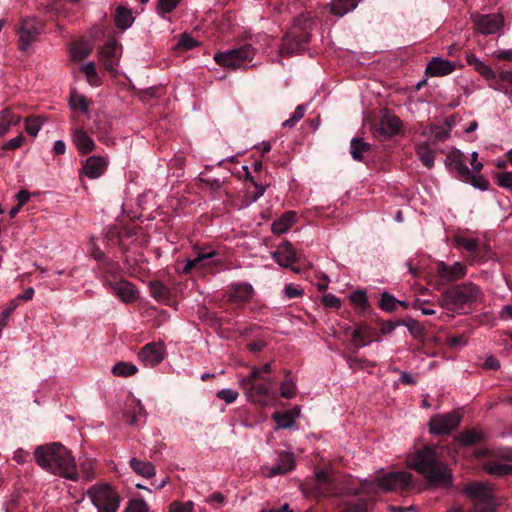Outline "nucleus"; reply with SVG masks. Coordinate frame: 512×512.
Here are the masks:
<instances>
[{
	"label": "nucleus",
	"instance_id": "17",
	"mask_svg": "<svg viewBox=\"0 0 512 512\" xmlns=\"http://www.w3.org/2000/svg\"><path fill=\"white\" fill-rule=\"evenodd\" d=\"M471 21L477 31L482 34H494L503 25V18L500 15H483L477 12L471 14Z\"/></svg>",
	"mask_w": 512,
	"mask_h": 512
},
{
	"label": "nucleus",
	"instance_id": "62",
	"mask_svg": "<svg viewBox=\"0 0 512 512\" xmlns=\"http://www.w3.org/2000/svg\"><path fill=\"white\" fill-rule=\"evenodd\" d=\"M447 344L450 348H457L465 346L467 340L463 335H451L447 338Z\"/></svg>",
	"mask_w": 512,
	"mask_h": 512
},
{
	"label": "nucleus",
	"instance_id": "35",
	"mask_svg": "<svg viewBox=\"0 0 512 512\" xmlns=\"http://www.w3.org/2000/svg\"><path fill=\"white\" fill-rule=\"evenodd\" d=\"M359 2L360 0H331L330 11L333 15L342 17L353 11Z\"/></svg>",
	"mask_w": 512,
	"mask_h": 512
},
{
	"label": "nucleus",
	"instance_id": "46",
	"mask_svg": "<svg viewBox=\"0 0 512 512\" xmlns=\"http://www.w3.org/2000/svg\"><path fill=\"white\" fill-rule=\"evenodd\" d=\"M351 303L355 305L358 309L359 313L365 314L369 309V303L367 300V296L364 291L358 290L353 292L349 297Z\"/></svg>",
	"mask_w": 512,
	"mask_h": 512
},
{
	"label": "nucleus",
	"instance_id": "51",
	"mask_svg": "<svg viewBox=\"0 0 512 512\" xmlns=\"http://www.w3.org/2000/svg\"><path fill=\"white\" fill-rule=\"evenodd\" d=\"M401 325H405L409 332L416 338L424 337L425 330L423 326L417 320L409 318L407 320H401Z\"/></svg>",
	"mask_w": 512,
	"mask_h": 512
},
{
	"label": "nucleus",
	"instance_id": "64",
	"mask_svg": "<svg viewBox=\"0 0 512 512\" xmlns=\"http://www.w3.org/2000/svg\"><path fill=\"white\" fill-rule=\"evenodd\" d=\"M249 330L250 329L247 328L246 326L238 327L235 330H232V329L226 327V340L236 339L238 336L240 337V336L246 335Z\"/></svg>",
	"mask_w": 512,
	"mask_h": 512
},
{
	"label": "nucleus",
	"instance_id": "5",
	"mask_svg": "<svg viewBox=\"0 0 512 512\" xmlns=\"http://www.w3.org/2000/svg\"><path fill=\"white\" fill-rule=\"evenodd\" d=\"M312 22L297 18L292 28L285 34L280 48L282 56H291L304 50V46L311 39Z\"/></svg>",
	"mask_w": 512,
	"mask_h": 512
},
{
	"label": "nucleus",
	"instance_id": "49",
	"mask_svg": "<svg viewBox=\"0 0 512 512\" xmlns=\"http://www.w3.org/2000/svg\"><path fill=\"white\" fill-rule=\"evenodd\" d=\"M341 512H368V502L358 498L355 502H345Z\"/></svg>",
	"mask_w": 512,
	"mask_h": 512
},
{
	"label": "nucleus",
	"instance_id": "36",
	"mask_svg": "<svg viewBox=\"0 0 512 512\" xmlns=\"http://www.w3.org/2000/svg\"><path fill=\"white\" fill-rule=\"evenodd\" d=\"M129 463L133 471L142 477L151 478L155 475V467L148 461L138 460L133 457Z\"/></svg>",
	"mask_w": 512,
	"mask_h": 512
},
{
	"label": "nucleus",
	"instance_id": "10",
	"mask_svg": "<svg viewBox=\"0 0 512 512\" xmlns=\"http://www.w3.org/2000/svg\"><path fill=\"white\" fill-rule=\"evenodd\" d=\"M474 69L486 80L490 81L489 86L491 88L501 91L506 95L509 94L508 86L506 83L512 85V71L501 70L497 76L493 69L482 61L477 63Z\"/></svg>",
	"mask_w": 512,
	"mask_h": 512
},
{
	"label": "nucleus",
	"instance_id": "22",
	"mask_svg": "<svg viewBox=\"0 0 512 512\" xmlns=\"http://www.w3.org/2000/svg\"><path fill=\"white\" fill-rule=\"evenodd\" d=\"M274 260L282 267H290L297 261L296 251L290 242H283L273 253Z\"/></svg>",
	"mask_w": 512,
	"mask_h": 512
},
{
	"label": "nucleus",
	"instance_id": "47",
	"mask_svg": "<svg viewBox=\"0 0 512 512\" xmlns=\"http://www.w3.org/2000/svg\"><path fill=\"white\" fill-rule=\"evenodd\" d=\"M81 71L85 74L87 81L92 86H98L100 83L98 73L96 71L95 64L88 62L80 67Z\"/></svg>",
	"mask_w": 512,
	"mask_h": 512
},
{
	"label": "nucleus",
	"instance_id": "33",
	"mask_svg": "<svg viewBox=\"0 0 512 512\" xmlns=\"http://www.w3.org/2000/svg\"><path fill=\"white\" fill-rule=\"evenodd\" d=\"M151 296L161 304H168L170 300V289L160 281H151L149 283Z\"/></svg>",
	"mask_w": 512,
	"mask_h": 512
},
{
	"label": "nucleus",
	"instance_id": "42",
	"mask_svg": "<svg viewBox=\"0 0 512 512\" xmlns=\"http://www.w3.org/2000/svg\"><path fill=\"white\" fill-rule=\"evenodd\" d=\"M484 469L487 473L496 475V476H504L512 473V466L508 464H502L499 462L490 461L484 465Z\"/></svg>",
	"mask_w": 512,
	"mask_h": 512
},
{
	"label": "nucleus",
	"instance_id": "55",
	"mask_svg": "<svg viewBox=\"0 0 512 512\" xmlns=\"http://www.w3.org/2000/svg\"><path fill=\"white\" fill-rule=\"evenodd\" d=\"M198 41L192 38L189 34L183 33L178 41L177 47L181 50H191L198 45Z\"/></svg>",
	"mask_w": 512,
	"mask_h": 512
},
{
	"label": "nucleus",
	"instance_id": "30",
	"mask_svg": "<svg viewBox=\"0 0 512 512\" xmlns=\"http://www.w3.org/2000/svg\"><path fill=\"white\" fill-rule=\"evenodd\" d=\"M242 171L244 173L245 178L250 179V184L247 187L246 191V198L248 201L254 202L264 194L266 186L258 184L257 182L254 181V179L250 175L247 166H242Z\"/></svg>",
	"mask_w": 512,
	"mask_h": 512
},
{
	"label": "nucleus",
	"instance_id": "50",
	"mask_svg": "<svg viewBox=\"0 0 512 512\" xmlns=\"http://www.w3.org/2000/svg\"><path fill=\"white\" fill-rule=\"evenodd\" d=\"M306 109V105H298L291 114V117L282 123V126L293 128L304 117Z\"/></svg>",
	"mask_w": 512,
	"mask_h": 512
},
{
	"label": "nucleus",
	"instance_id": "11",
	"mask_svg": "<svg viewBox=\"0 0 512 512\" xmlns=\"http://www.w3.org/2000/svg\"><path fill=\"white\" fill-rule=\"evenodd\" d=\"M401 131V120L395 115L385 114L372 125V134L378 141H386Z\"/></svg>",
	"mask_w": 512,
	"mask_h": 512
},
{
	"label": "nucleus",
	"instance_id": "13",
	"mask_svg": "<svg viewBox=\"0 0 512 512\" xmlns=\"http://www.w3.org/2000/svg\"><path fill=\"white\" fill-rule=\"evenodd\" d=\"M255 49L250 44L242 45L236 49L226 51V68L246 69L253 60Z\"/></svg>",
	"mask_w": 512,
	"mask_h": 512
},
{
	"label": "nucleus",
	"instance_id": "41",
	"mask_svg": "<svg viewBox=\"0 0 512 512\" xmlns=\"http://www.w3.org/2000/svg\"><path fill=\"white\" fill-rule=\"evenodd\" d=\"M416 153L426 168L431 169L434 167L435 153L427 143L418 145Z\"/></svg>",
	"mask_w": 512,
	"mask_h": 512
},
{
	"label": "nucleus",
	"instance_id": "43",
	"mask_svg": "<svg viewBox=\"0 0 512 512\" xmlns=\"http://www.w3.org/2000/svg\"><path fill=\"white\" fill-rule=\"evenodd\" d=\"M137 371H138V368L136 367V365H134L130 362H124V361L118 362L112 367V373L115 376H120V377L132 376V375L136 374Z\"/></svg>",
	"mask_w": 512,
	"mask_h": 512
},
{
	"label": "nucleus",
	"instance_id": "61",
	"mask_svg": "<svg viewBox=\"0 0 512 512\" xmlns=\"http://www.w3.org/2000/svg\"><path fill=\"white\" fill-rule=\"evenodd\" d=\"M295 395V385L290 380H285L281 385V396L291 399Z\"/></svg>",
	"mask_w": 512,
	"mask_h": 512
},
{
	"label": "nucleus",
	"instance_id": "54",
	"mask_svg": "<svg viewBox=\"0 0 512 512\" xmlns=\"http://www.w3.org/2000/svg\"><path fill=\"white\" fill-rule=\"evenodd\" d=\"M194 508L193 501L180 502L173 501L170 503L168 512H192Z\"/></svg>",
	"mask_w": 512,
	"mask_h": 512
},
{
	"label": "nucleus",
	"instance_id": "45",
	"mask_svg": "<svg viewBox=\"0 0 512 512\" xmlns=\"http://www.w3.org/2000/svg\"><path fill=\"white\" fill-rule=\"evenodd\" d=\"M70 107L72 110H79L83 114H87L89 111V102L85 96L77 92H71Z\"/></svg>",
	"mask_w": 512,
	"mask_h": 512
},
{
	"label": "nucleus",
	"instance_id": "60",
	"mask_svg": "<svg viewBox=\"0 0 512 512\" xmlns=\"http://www.w3.org/2000/svg\"><path fill=\"white\" fill-rule=\"evenodd\" d=\"M181 0H159L158 10L160 13H170Z\"/></svg>",
	"mask_w": 512,
	"mask_h": 512
},
{
	"label": "nucleus",
	"instance_id": "14",
	"mask_svg": "<svg viewBox=\"0 0 512 512\" xmlns=\"http://www.w3.org/2000/svg\"><path fill=\"white\" fill-rule=\"evenodd\" d=\"M247 382V395L251 401L261 406L268 405L272 400L270 393L269 380H254L248 377Z\"/></svg>",
	"mask_w": 512,
	"mask_h": 512
},
{
	"label": "nucleus",
	"instance_id": "37",
	"mask_svg": "<svg viewBox=\"0 0 512 512\" xmlns=\"http://www.w3.org/2000/svg\"><path fill=\"white\" fill-rule=\"evenodd\" d=\"M134 22V17L130 9L118 7L115 13V24L122 30L128 29Z\"/></svg>",
	"mask_w": 512,
	"mask_h": 512
},
{
	"label": "nucleus",
	"instance_id": "23",
	"mask_svg": "<svg viewBox=\"0 0 512 512\" xmlns=\"http://www.w3.org/2000/svg\"><path fill=\"white\" fill-rule=\"evenodd\" d=\"M295 466V460L292 453L282 452L279 454L277 463L271 466L267 472L268 477L284 475L290 472Z\"/></svg>",
	"mask_w": 512,
	"mask_h": 512
},
{
	"label": "nucleus",
	"instance_id": "63",
	"mask_svg": "<svg viewBox=\"0 0 512 512\" xmlns=\"http://www.w3.org/2000/svg\"><path fill=\"white\" fill-rule=\"evenodd\" d=\"M322 303L329 308H340L341 306L340 299L333 294H325L322 297Z\"/></svg>",
	"mask_w": 512,
	"mask_h": 512
},
{
	"label": "nucleus",
	"instance_id": "26",
	"mask_svg": "<svg viewBox=\"0 0 512 512\" xmlns=\"http://www.w3.org/2000/svg\"><path fill=\"white\" fill-rule=\"evenodd\" d=\"M107 162L105 158L100 156L89 157L84 165L85 174L91 178H99L106 170Z\"/></svg>",
	"mask_w": 512,
	"mask_h": 512
},
{
	"label": "nucleus",
	"instance_id": "38",
	"mask_svg": "<svg viewBox=\"0 0 512 512\" xmlns=\"http://www.w3.org/2000/svg\"><path fill=\"white\" fill-rule=\"evenodd\" d=\"M457 244L460 247H463L468 252L474 254L477 257H481L482 254L488 252V248L481 247L479 242L473 238H465V237L457 238Z\"/></svg>",
	"mask_w": 512,
	"mask_h": 512
},
{
	"label": "nucleus",
	"instance_id": "21",
	"mask_svg": "<svg viewBox=\"0 0 512 512\" xmlns=\"http://www.w3.org/2000/svg\"><path fill=\"white\" fill-rule=\"evenodd\" d=\"M455 69V65L439 57L432 58L425 70V74L431 77H440L452 73Z\"/></svg>",
	"mask_w": 512,
	"mask_h": 512
},
{
	"label": "nucleus",
	"instance_id": "32",
	"mask_svg": "<svg viewBox=\"0 0 512 512\" xmlns=\"http://www.w3.org/2000/svg\"><path fill=\"white\" fill-rule=\"evenodd\" d=\"M145 416V408L139 400H135L134 405L131 408H129L124 414L125 421L130 426L139 425L141 419L145 418Z\"/></svg>",
	"mask_w": 512,
	"mask_h": 512
},
{
	"label": "nucleus",
	"instance_id": "25",
	"mask_svg": "<svg viewBox=\"0 0 512 512\" xmlns=\"http://www.w3.org/2000/svg\"><path fill=\"white\" fill-rule=\"evenodd\" d=\"M215 255L216 252L211 249L198 251L194 257L188 258L186 260L185 266L181 272L188 274L194 268L207 266L208 261Z\"/></svg>",
	"mask_w": 512,
	"mask_h": 512
},
{
	"label": "nucleus",
	"instance_id": "29",
	"mask_svg": "<svg viewBox=\"0 0 512 512\" xmlns=\"http://www.w3.org/2000/svg\"><path fill=\"white\" fill-rule=\"evenodd\" d=\"M370 328L367 324L361 323L352 332L351 343L355 350H358L370 342Z\"/></svg>",
	"mask_w": 512,
	"mask_h": 512
},
{
	"label": "nucleus",
	"instance_id": "6",
	"mask_svg": "<svg viewBox=\"0 0 512 512\" xmlns=\"http://www.w3.org/2000/svg\"><path fill=\"white\" fill-rule=\"evenodd\" d=\"M447 168L455 172L454 177L462 182L469 183L480 190H488L489 181L483 176H474L465 163V156L459 150L450 152L445 160Z\"/></svg>",
	"mask_w": 512,
	"mask_h": 512
},
{
	"label": "nucleus",
	"instance_id": "4",
	"mask_svg": "<svg viewBox=\"0 0 512 512\" xmlns=\"http://www.w3.org/2000/svg\"><path fill=\"white\" fill-rule=\"evenodd\" d=\"M482 298L480 288L473 282L456 284L442 293V306L452 311H462L471 307Z\"/></svg>",
	"mask_w": 512,
	"mask_h": 512
},
{
	"label": "nucleus",
	"instance_id": "2",
	"mask_svg": "<svg viewBox=\"0 0 512 512\" xmlns=\"http://www.w3.org/2000/svg\"><path fill=\"white\" fill-rule=\"evenodd\" d=\"M438 445H425L418 449L409 462L411 468L421 474L429 484L448 486L452 482L450 469L440 459Z\"/></svg>",
	"mask_w": 512,
	"mask_h": 512
},
{
	"label": "nucleus",
	"instance_id": "7",
	"mask_svg": "<svg viewBox=\"0 0 512 512\" xmlns=\"http://www.w3.org/2000/svg\"><path fill=\"white\" fill-rule=\"evenodd\" d=\"M463 492L473 501L470 512H496L497 504L489 487L481 482H471Z\"/></svg>",
	"mask_w": 512,
	"mask_h": 512
},
{
	"label": "nucleus",
	"instance_id": "12",
	"mask_svg": "<svg viewBox=\"0 0 512 512\" xmlns=\"http://www.w3.org/2000/svg\"><path fill=\"white\" fill-rule=\"evenodd\" d=\"M460 422L461 416L455 412L436 415L429 421V432L434 435L449 434L457 429Z\"/></svg>",
	"mask_w": 512,
	"mask_h": 512
},
{
	"label": "nucleus",
	"instance_id": "1",
	"mask_svg": "<svg viewBox=\"0 0 512 512\" xmlns=\"http://www.w3.org/2000/svg\"><path fill=\"white\" fill-rule=\"evenodd\" d=\"M36 463L45 471L71 481L79 479V472L72 453L61 443L38 446L34 451Z\"/></svg>",
	"mask_w": 512,
	"mask_h": 512
},
{
	"label": "nucleus",
	"instance_id": "27",
	"mask_svg": "<svg viewBox=\"0 0 512 512\" xmlns=\"http://www.w3.org/2000/svg\"><path fill=\"white\" fill-rule=\"evenodd\" d=\"M72 140L78 151L82 154L91 152L95 146L92 138L83 129H75L72 134Z\"/></svg>",
	"mask_w": 512,
	"mask_h": 512
},
{
	"label": "nucleus",
	"instance_id": "34",
	"mask_svg": "<svg viewBox=\"0 0 512 512\" xmlns=\"http://www.w3.org/2000/svg\"><path fill=\"white\" fill-rule=\"evenodd\" d=\"M299 408H293L292 410L285 412H275L272 415L273 420L277 423L279 428H290L293 426L296 417L299 415Z\"/></svg>",
	"mask_w": 512,
	"mask_h": 512
},
{
	"label": "nucleus",
	"instance_id": "52",
	"mask_svg": "<svg viewBox=\"0 0 512 512\" xmlns=\"http://www.w3.org/2000/svg\"><path fill=\"white\" fill-rule=\"evenodd\" d=\"M18 307L17 300H11L7 306L3 309L0 314V335L2 334L3 329L8 324L9 318L14 310Z\"/></svg>",
	"mask_w": 512,
	"mask_h": 512
},
{
	"label": "nucleus",
	"instance_id": "39",
	"mask_svg": "<svg viewBox=\"0 0 512 512\" xmlns=\"http://www.w3.org/2000/svg\"><path fill=\"white\" fill-rule=\"evenodd\" d=\"M92 52V46L86 41H77L70 47V55L76 61H81Z\"/></svg>",
	"mask_w": 512,
	"mask_h": 512
},
{
	"label": "nucleus",
	"instance_id": "48",
	"mask_svg": "<svg viewBox=\"0 0 512 512\" xmlns=\"http://www.w3.org/2000/svg\"><path fill=\"white\" fill-rule=\"evenodd\" d=\"M43 121L40 117L30 116L25 119V131L28 135L36 137L41 130Z\"/></svg>",
	"mask_w": 512,
	"mask_h": 512
},
{
	"label": "nucleus",
	"instance_id": "9",
	"mask_svg": "<svg viewBox=\"0 0 512 512\" xmlns=\"http://www.w3.org/2000/svg\"><path fill=\"white\" fill-rule=\"evenodd\" d=\"M88 496L98 512H116L120 506V497L109 484L91 487Z\"/></svg>",
	"mask_w": 512,
	"mask_h": 512
},
{
	"label": "nucleus",
	"instance_id": "57",
	"mask_svg": "<svg viewBox=\"0 0 512 512\" xmlns=\"http://www.w3.org/2000/svg\"><path fill=\"white\" fill-rule=\"evenodd\" d=\"M271 371V364L266 363L262 367H254L249 375L254 380H269L263 377V374H267Z\"/></svg>",
	"mask_w": 512,
	"mask_h": 512
},
{
	"label": "nucleus",
	"instance_id": "31",
	"mask_svg": "<svg viewBox=\"0 0 512 512\" xmlns=\"http://www.w3.org/2000/svg\"><path fill=\"white\" fill-rule=\"evenodd\" d=\"M295 221L296 213L294 211L285 212L281 217L273 222L272 231L275 234H283L292 227Z\"/></svg>",
	"mask_w": 512,
	"mask_h": 512
},
{
	"label": "nucleus",
	"instance_id": "44",
	"mask_svg": "<svg viewBox=\"0 0 512 512\" xmlns=\"http://www.w3.org/2000/svg\"><path fill=\"white\" fill-rule=\"evenodd\" d=\"M401 305L405 308L408 307V305L405 302L398 301L393 295L384 292L381 296L380 300V307L382 310L386 312H392L396 310L397 306Z\"/></svg>",
	"mask_w": 512,
	"mask_h": 512
},
{
	"label": "nucleus",
	"instance_id": "8",
	"mask_svg": "<svg viewBox=\"0 0 512 512\" xmlns=\"http://www.w3.org/2000/svg\"><path fill=\"white\" fill-rule=\"evenodd\" d=\"M301 490L305 496L315 499L338 495L336 483L324 470H318L312 480L302 485Z\"/></svg>",
	"mask_w": 512,
	"mask_h": 512
},
{
	"label": "nucleus",
	"instance_id": "20",
	"mask_svg": "<svg viewBox=\"0 0 512 512\" xmlns=\"http://www.w3.org/2000/svg\"><path fill=\"white\" fill-rule=\"evenodd\" d=\"M99 57L104 67L114 73L119 63L120 50L115 42L106 43L99 51Z\"/></svg>",
	"mask_w": 512,
	"mask_h": 512
},
{
	"label": "nucleus",
	"instance_id": "16",
	"mask_svg": "<svg viewBox=\"0 0 512 512\" xmlns=\"http://www.w3.org/2000/svg\"><path fill=\"white\" fill-rule=\"evenodd\" d=\"M166 352L162 342L146 344L138 353L139 361L146 367H154L165 358Z\"/></svg>",
	"mask_w": 512,
	"mask_h": 512
},
{
	"label": "nucleus",
	"instance_id": "18",
	"mask_svg": "<svg viewBox=\"0 0 512 512\" xmlns=\"http://www.w3.org/2000/svg\"><path fill=\"white\" fill-rule=\"evenodd\" d=\"M436 273L442 284H448L463 278L466 275V266L461 262H455L451 266L444 262H438L436 264Z\"/></svg>",
	"mask_w": 512,
	"mask_h": 512
},
{
	"label": "nucleus",
	"instance_id": "28",
	"mask_svg": "<svg viewBox=\"0 0 512 512\" xmlns=\"http://www.w3.org/2000/svg\"><path fill=\"white\" fill-rule=\"evenodd\" d=\"M21 116L11 109L5 108L0 112V137L4 136L11 127L19 125Z\"/></svg>",
	"mask_w": 512,
	"mask_h": 512
},
{
	"label": "nucleus",
	"instance_id": "58",
	"mask_svg": "<svg viewBox=\"0 0 512 512\" xmlns=\"http://www.w3.org/2000/svg\"><path fill=\"white\" fill-rule=\"evenodd\" d=\"M148 506L143 500H131L124 512H148Z\"/></svg>",
	"mask_w": 512,
	"mask_h": 512
},
{
	"label": "nucleus",
	"instance_id": "53",
	"mask_svg": "<svg viewBox=\"0 0 512 512\" xmlns=\"http://www.w3.org/2000/svg\"><path fill=\"white\" fill-rule=\"evenodd\" d=\"M459 439L464 445H474L481 441L482 435L477 431H466L460 434Z\"/></svg>",
	"mask_w": 512,
	"mask_h": 512
},
{
	"label": "nucleus",
	"instance_id": "3",
	"mask_svg": "<svg viewBox=\"0 0 512 512\" xmlns=\"http://www.w3.org/2000/svg\"><path fill=\"white\" fill-rule=\"evenodd\" d=\"M413 476L406 471H393L388 473H379L373 480H363L360 482L358 489H350V494L353 496L365 494L370 500L374 501L381 489L386 492H407L412 489Z\"/></svg>",
	"mask_w": 512,
	"mask_h": 512
},
{
	"label": "nucleus",
	"instance_id": "56",
	"mask_svg": "<svg viewBox=\"0 0 512 512\" xmlns=\"http://www.w3.org/2000/svg\"><path fill=\"white\" fill-rule=\"evenodd\" d=\"M496 180H497V184L500 187H503L505 189H509L512 191V171L497 173Z\"/></svg>",
	"mask_w": 512,
	"mask_h": 512
},
{
	"label": "nucleus",
	"instance_id": "59",
	"mask_svg": "<svg viewBox=\"0 0 512 512\" xmlns=\"http://www.w3.org/2000/svg\"><path fill=\"white\" fill-rule=\"evenodd\" d=\"M347 363H348L349 367L352 369H362L367 366H371V367L374 366L373 363L369 362L366 359H360V358H356V357H352V356L347 357Z\"/></svg>",
	"mask_w": 512,
	"mask_h": 512
},
{
	"label": "nucleus",
	"instance_id": "15",
	"mask_svg": "<svg viewBox=\"0 0 512 512\" xmlns=\"http://www.w3.org/2000/svg\"><path fill=\"white\" fill-rule=\"evenodd\" d=\"M40 22L34 17H25L21 20L18 30L19 49L26 51L40 33Z\"/></svg>",
	"mask_w": 512,
	"mask_h": 512
},
{
	"label": "nucleus",
	"instance_id": "19",
	"mask_svg": "<svg viewBox=\"0 0 512 512\" xmlns=\"http://www.w3.org/2000/svg\"><path fill=\"white\" fill-rule=\"evenodd\" d=\"M253 288L250 284H231L229 290H226V306L235 304L241 307L252 297Z\"/></svg>",
	"mask_w": 512,
	"mask_h": 512
},
{
	"label": "nucleus",
	"instance_id": "24",
	"mask_svg": "<svg viewBox=\"0 0 512 512\" xmlns=\"http://www.w3.org/2000/svg\"><path fill=\"white\" fill-rule=\"evenodd\" d=\"M115 295H117L123 302L131 303L137 299V290L135 286L126 281H116L111 285Z\"/></svg>",
	"mask_w": 512,
	"mask_h": 512
},
{
	"label": "nucleus",
	"instance_id": "40",
	"mask_svg": "<svg viewBox=\"0 0 512 512\" xmlns=\"http://www.w3.org/2000/svg\"><path fill=\"white\" fill-rule=\"evenodd\" d=\"M371 145L360 138H353L350 143V153L356 161H362L364 153L370 151Z\"/></svg>",
	"mask_w": 512,
	"mask_h": 512
}]
</instances>
